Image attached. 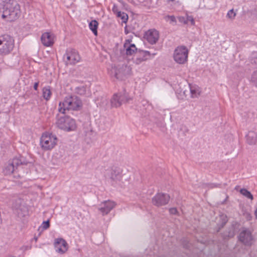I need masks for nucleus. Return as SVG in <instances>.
I'll list each match as a JSON object with an SVG mask.
<instances>
[{"instance_id":"obj_1","label":"nucleus","mask_w":257,"mask_h":257,"mask_svg":"<svg viewBox=\"0 0 257 257\" xmlns=\"http://www.w3.org/2000/svg\"><path fill=\"white\" fill-rule=\"evenodd\" d=\"M2 17L7 22H14L19 18L21 15V7L16 1L6 0L0 5Z\"/></svg>"},{"instance_id":"obj_2","label":"nucleus","mask_w":257,"mask_h":257,"mask_svg":"<svg viewBox=\"0 0 257 257\" xmlns=\"http://www.w3.org/2000/svg\"><path fill=\"white\" fill-rule=\"evenodd\" d=\"M82 107V103L79 97L76 96L66 97L63 102L59 104L58 110L63 114L67 113L70 110H79Z\"/></svg>"},{"instance_id":"obj_3","label":"nucleus","mask_w":257,"mask_h":257,"mask_svg":"<svg viewBox=\"0 0 257 257\" xmlns=\"http://www.w3.org/2000/svg\"><path fill=\"white\" fill-rule=\"evenodd\" d=\"M28 162L25 158L20 156L18 158H14L12 160L9 161L5 165L3 169V173L5 175H10L15 174L20 165H27Z\"/></svg>"},{"instance_id":"obj_4","label":"nucleus","mask_w":257,"mask_h":257,"mask_svg":"<svg viewBox=\"0 0 257 257\" xmlns=\"http://www.w3.org/2000/svg\"><path fill=\"white\" fill-rule=\"evenodd\" d=\"M56 124L59 128L66 132L73 131L76 128L75 120L68 115L59 117Z\"/></svg>"},{"instance_id":"obj_5","label":"nucleus","mask_w":257,"mask_h":257,"mask_svg":"<svg viewBox=\"0 0 257 257\" xmlns=\"http://www.w3.org/2000/svg\"><path fill=\"white\" fill-rule=\"evenodd\" d=\"M14 47V40L9 35L0 36V54H8L13 50Z\"/></svg>"},{"instance_id":"obj_6","label":"nucleus","mask_w":257,"mask_h":257,"mask_svg":"<svg viewBox=\"0 0 257 257\" xmlns=\"http://www.w3.org/2000/svg\"><path fill=\"white\" fill-rule=\"evenodd\" d=\"M57 138L52 134H43L41 138L40 145L44 150L52 149L57 144Z\"/></svg>"},{"instance_id":"obj_7","label":"nucleus","mask_w":257,"mask_h":257,"mask_svg":"<svg viewBox=\"0 0 257 257\" xmlns=\"http://www.w3.org/2000/svg\"><path fill=\"white\" fill-rule=\"evenodd\" d=\"M188 50L185 46L177 47L174 52V60L178 64H184L188 59Z\"/></svg>"},{"instance_id":"obj_8","label":"nucleus","mask_w":257,"mask_h":257,"mask_svg":"<svg viewBox=\"0 0 257 257\" xmlns=\"http://www.w3.org/2000/svg\"><path fill=\"white\" fill-rule=\"evenodd\" d=\"M238 240L246 246H251L253 237L251 231L247 228H243L237 236Z\"/></svg>"},{"instance_id":"obj_9","label":"nucleus","mask_w":257,"mask_h":257,"mask_svg":"<svg viewBox=\"0 0 257 257\" xmlns=\"http://www.w3.org/2000/svg\"><path fill=\"white\" fill-rule=\"evenodd\" d=\"M240 224L236 221H233L225 231L221 234L223 240L225 241L234 236L236 233L240 230Z\"/></svg>"},{"instance_id":"obj_10","label":"nucleus","mask_w":257,"mask_h":257,"mask_svg":"<svg viewBox=\"0 0 257 257\" xmlns=\"http://www.w3.org/2000/svg\"><path fill=\"white\" fill-rule=\"evenodd\" d=\"M121 172L119 168L113 167L105 171L104 176L113 184V182L120 180L121 177Z\"/></svg>"},{"instance_id":"obj_11","label":"nucleus","mask_w":257,"mask_h":257,"mask_svg":"<svg viewBox=\"0 0 257 257\" xmlns=\"http://www.w3.org/2000/svg\"><path fill=\"white\" fill-rule=\"evenodd\" d=\"M114 77L118 80H123L131 73V68L127 65H122L118 68H114Z\"/></svg>"},{"instance_id":"obj_12","label":"nucleus","mask_w":257,"mask_h":257,"mask_svg":"<svg viewBox=\"0 0 257 257\" xmlns=\"http://www.w3.org/2000/svg\"><path fill=\"white\" fill-rule=\"evenodd\" d=\"M170 198V196L166 193H157L153 197L152 203L156 206L160 207L168 204Z\"/></svg>"},{"instance_id":"obj_13","label":"nucleus","mask_w":257,"mask_h":257,"mask_svg":"<svg viewBox=\"0 0 257 257\" xmlns=\"http://www.w3.org/2000/svg\"><path fill=\"white\" fill-rule=\"evenodd\" d=\"M65 56L70 64H75L80 60V57L77 51L74 49H67L64 56Z\"/></svg>"},{"instance_id":"obj_14","label":"nucleus","mask_w":257,"mask_h":257,"mask_svg":"<svg viewBox=\"0 0 257 257\" xmlns=\"http://www.w3.org/2000/svg\"><path fill=\"white\" fill-rule=\"evenodd\" d=\"M56 251L63 254L67 250L68 244L66 240L62 238L55 239L54 243Z\"/></svg>"},{"instance_id":"obj_15","label":"nucleus","mask_w":257,"mask_h":257,"mask_svg":"<svg viewBox=\"0 0 257 257\" xmlns=\"http://www.w3.org/2000/svg\"><path fill=\"white\" fill-rule=\"evenodd\" d=\"M155 55L156 53H151V52L148 51H144L139 49L138 52L137 54V57L135 60V63L137 64H140L142 62L150 59L151 55L154 56Z\"/></svg>"},{"instance_id":"obj_16","label":"nucleus","mask_w":257,"mask_h":257,"mask_svg":"<svg viewBox=\"0 0 257 257\" xmlns=\"http://www.w3.org/2000/svg\"><path fill=\"white\" fill-rule=\"evenodd\" d=\"M116 205V203L110 200L105 201L100 205L98 210L103 215L107 214Z\"/></svg>"},{"instance_id":"obj_17","label":"nucleus","mask_w":257,"mask_h":257,"mask_svg":"<svg viewBox=\"0 0 257 257\" xmlns=\"http://www.w3.org/2000/svg\"><path fill=\"white\" fill-rule=\"evenodd\" d=\"M131 40L127 39L125 40L123 44V47L125 49V54L127 56H132L135 53L137 54L139 51L134 44H131Z\"/></svg>"},{"instance_id":"obj_18","label":"nucleus","mask_w":257,"mask_h":257,"mask_svg":"<svg viewBox=\"0 0 257 257\" xmlns=\"http://www.w3.org/2000/svg\"><path fill=\"white\" fill-rule=\"evenodd\" d=\"M145 37L149 43L156 44L159 38V32L156 30H149L146 33Z\"/></svg>"},{"instance_id":"obj_19","label":"nucleus","mask_w":257,"mask_h":257,"mask_svg":"<svg viewBox=\"0 0 257 257\" xmlns=\"http://www.w3.org/2000/svg\"><path fill=\"white\" fill-rule=\"evenodd\" d=\"M53 35L49 32L43 33L41 36L42 43L46 47H50L54 43Z\"/></svg>"},{"instance_id":"obj_20","label":"nucleus","mask_w":257,"mask_h":257,"mask_svg":"<svg viewBox=\"0 0 257 257\" xmlns=\"http://www.w3.org/2000/svg\"><path fill=\"white\" fill-rule=\"evenodd\" d=\"M246 138L247 143L250 145L255 144L257 142V134L254 132H249Z\"/></svg>"},{"instance_id":"obj_21","label":"nucleus","mask_w":257,"mask_h":257,"mask_svg":"<svg viewBox=\"0 0 257 257\" xmlns=\"http://www.w3.org/2000/svg\"><path fill=\"white\" fill-rule=\"evenodd\" d=\"M98 23L96 20H92L89 24V27L95 36H97Z\"/></svg>"},{"instance_id":"obj_22","label":"nucleus","mask_w":257,"mask_h":257,"mask_svg":"<svg viewBox=\"0 0 257 257\" xmlns=\"http://www.w3.org/2000/svg\"><path fill=\"white\" fill-rule=\"evenodd\" d=\"M111 104L112 107H117L121 105L118 94H115L111 99Z\"/></svg>"},{"instance_id":"obj_23","label":"nucleus","mask_w":257,"mask_h":257,"mask_svg":"<svg viewBox=\"0 0 257 257\" xmlns=\"http://www.w3.org/2000/svg\"><path fill=\"white\" fill-rule=\"evenodd\" d=\"M43 91V96L44 98L48 101L50 99L52 93L50 90V86H47L43 88L42 90Z\"/></svg>"},{"instance_id":"obj_24","label":"nucleus","mask_w":257,"mask_h":257,"mask_svg":"<svg viewBox=\"0 0 257 257\" xmlns=\"http://www.w3.org/2000/svg\"><path fill=\"white\" fill-rule=\"evenodd\" d=\"M189 87L191 97L193 98L197 97L200 94V91L198 88L196 86H191L190 85H189Z\"/></svg>"},{"instance_id":"obj_25","label":"nucleus","mask_w":257,"mask_h":257,"mask_svg":"<svg viewBox=\"0 0 257 257\" xmlns=\"http://www.w3.org/2000/svg\"><path fill=\"white\" fill-rule=\"evenodd\" d=\"M228 220L226 216H222L221 221L217 224V232H218L226 224Z\"/></svg>"},{"instance_id":"obj_26","label":"nucleus","mask_w":257,"mask_h":257,"mask_svg":"<svg viewBox=\"0 0 257 257\" xmlns=\"http://www.w3.org/2000/svg\"><path fill=\"white\" fill-rule=\"evenodd\" d=\"M118 96L121 104L122 103L128 102L130 100L132 99V98L128 96L126 93H124L123 94L119 93Z\"/></svg>"},{"instance_id":"obj_27","label":"nucleus","mask_w":257,"mask_h":257,"mask_svg":"<svg viewBox=\"0 0 257 257\" xmlns=\"http://www.w3.org/2000/svg\"><path fill=\"white\" fill-rule=\"evenodd\" d=\"M239 192L242 195H244L247 198L250 199L251 200H252L253 199V195L251 194V193L249 191H248L246 189H245V188L241 189L239 190Z\"/></svg>"},{"instance_id":"obj_28","label":"nucleus","mask_w":257,"mask_h":257,"mask_svg":"<svg viewBox=\"0 0 257 257\" xmlns=\"http://www.w3.org/2000/svg\"><path fill=\"white\" fill-rule=\"evenodd\" d=\"M116 15L117 17L121 18L123 23H126L127 22L128 17L126 13L120 11Z\"/></svg>"},{"instance_id":"obj_29","label":"nucleus","mask_w":257,"mask_h":257,"mask_svg":"<svg viewBox=\"0 0 257 257\" xmlns=\"http://www.w3.org/2000/svg\"><path fill=\"white\" fill-rule=\"evenodd\" d=\"M76 92L80 95H84L86 93V86H81L79 87H77L75 88Z\"/></svg>"},{"instance_id":"obj_30","label":"nucleus","mask_w":257,"mask_h":257,"mask_svg":"<svg viewBox=\"0 0 257 257\" xmlns=\"http://www.w3.org/2000/svg\"><path fill=\"white\" fill-rule=\"evenodd\" d=\"M181 242L184 248L186 249H189L190 248L191 243L187 238H183L181 239Z\"/></svg>"},{"instance_id":"obj_31","label":"nucleus","mask_w":257,"mask_h":257,"mask_svg":"<svg viewBox=\"0 0 257 257\" xmlns=\"http://www.w3.org/2000/svg\"><path fill=\"white\" fill-rule=\"evenodd\" d=\"M183 20H184V23L187 24L189 22L191 23V25H195V21L194 20L193 17L192 16H187L186 20H185L184 18H182Z\"/></svg>"},{"instance_id":"obj_32","label":"nucleus","mask_w":257,"mask_h":257,"mask_svg":"<svg viewBox=\"0 0 257 257\" xmlns=\"http://www.w3.org/2000/svg\"><path fill=\"white\" fill-rule=\"evenodd\" d=\"M236 13L234 11L233 9H231L229 10L226 15V17L231 20H233L234 19L235 17L236 16Z\"/></svg>"},{"instance_id":"obj_33","label":"nucleus","mask_w":257,"mask_h":257,"mask_svg":"<svg viewBox=\"0 0 257 257\" xmlns=\"http://www.w3.org/2000/svg\"><path fill=\"white\" fill-rule=\"evenodd\" d=\"M251 81L257 87V70L254 71L251 76Z\"/></svg>"},{"instance_id":"obj_34","label":"nucleus","mask_w":257,"mask_h":257,"mask_svg":"<svg viewBox=\"0 0 257 257\" xmlns=\"http://www.w3.org/2000/svg\"><path fill=\"white\" fill-rule=\"evenodd\" d=\"M250 62L252 64L257 65V52H254L252 54Z\"/></svg>"},{"instance_id":"obj_35","label":"nucleus","mask_w":257,"mask_h":257,"mask_svg":"<svg viewBox=\"0 0 257 257\" xmlns=\"http://www.w3.org/2000/svg\"><path fill=\"white\" fill-rule=\"evenodd\" d=\"M50 227V221L47 220L43 222L42 227L43 230L47 229Z\"/></svg>"},{"instance_id":"obj_36","label":"nucleus","mask_w":257,"mask_h":257,"mask_svg":"<svg viewBox=\"0 0 257 257\" xmlns=\"http://www.w3.org/2000/svg\"><path fill=\"white\" fill-rule=\"evenodd\" d=\"M169 212L171 214L176 215L178 213V211L176 208H171L169 209Z\"/></svg>"},{"instance_id":"obj_37","label":"nucleus","mask_w":257,"mask_h":257,"mask_svg":"<svg viewBox=\"0 0 257 257\" xmlns=\"http://www.w3.org/2000/svg\"><path fill=\"white\" fill-rule=\"evenodd\" d=\"M112 11L113 13L115 15H116L118 12H120V11L118 10L117 7L115 5H113Z\"/></svg>"},{"instance_id":"obj_38","label":"nucleus","mask_w":257,"mask_h":257,"mask_svg":"<svg viewBox=\"0 0 257 257\" xmlns=\"http://www.w3.org/2000/svg\"><path fill=\"white\" fill-rule=\"evenodd\" d=\"M168 18L171 21V22H176V18L174 16H168Z\"/></svg>"},{"instance_id":"obj_39","label":"nucleus","mask_w":257,"mask_h":257,"mask_svg":"<svg viewBox=\"0 0 257 257\" xmlns=\"http://www.w3.org/2000/svg\"><path fill=\"white\" fill-rule=\"evenodd\" d=\"M39 82L38 81L37 82H35L34 84V89L35 90H38V86H39Z\"/></svg>"},{"instance_id":"obj_40","label":"nucleus","mask_w":257,"mask_h":257,"mask_svg":"<svg viewBox=\"0 0 257 257\" xmlns=\"http://www.w3.org/2000/svg\"><path fill=\"white\" fill-rule=\"evenodd\" d=\"M246 218H247V219L248 220H251V218H252V216H251V214H249V213H247V214H246Z\"/></svg>"},{"instance_id":"obj_41","label":"nucleus","mask_w":257,"mask_h":257,"mask_svg":"<svg viewBox=\"0 0 257 257\" xmlns=\"http://www.w3.org/2000/svg\"><path fill=\"white\" fill-rule=\"evenodd\" d=\"M254 215H255V218L257 219V205H256V206L255 207V210L254 211Z\"/></svg>"},{"instance_id":"obj_42","label":"nucleus","mask_w":257,"mask_h":257,"mask_svg":"<svg viewBox=\"0 0 257 257\" xmlns=\"http://www.w3.org/2000/svg\"><path fill=\"white\" fill-rule=\"evenodd\" d=\"M218 185H219V184H218V185H217V184H214V185H213V187H218Z\"/></svg>"},{"instance_id":"obj_43","label":"nucleus","mask_w":257,"mask_h":257,"mask_svg":"<svg viewBox=\"0 0 257 257\" xmlns=\"http://www.w3.org/2000/svg\"><path fill=\"white\" fill-rule=\"evenodd\" d=\"M238 186H236L235 189L237 190Z\"/></svg>"},{"instance_id":"obj_44","label":"nucleus","mask_w":257,"mask_h":257,"mask_svg":"<svg viewBox=\"0 0 257 257\" xmlns=\"http://www.w3.org/2000/svg\"><path fill=\"white\" fill-rule=\"evenodd\" d=\"M168 1H169V2H172L175 1V0H168Z\"/></svg>"},{"instance_id":"obj_45","label":"nucleus","mask_w":257,"mask_h":257,"mask_svg":"<svg viewBox=\"0 0 257 257\" xmlns=\"http://www.w3.org/2000/svg\"><path fill=\"white\" fill-rule=\"evenodd\" d=\"M35 239L36 240H37V237H35Z\"/></svg>"}]
</instances>
